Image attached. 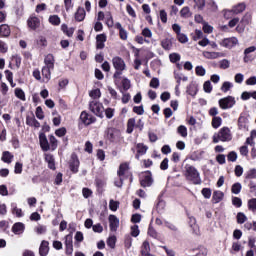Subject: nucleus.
<instances>
[{"label":"nucleus","instance_id":"1","mask_svg":"<svg viewBox=\"0 0 256 256\" xmlns=\"http://www.w3.org/2000/svg\"><path fill=\"white\" fill-rule=\"evenodd\" d=\"M185 169H186V173H185L186 179L194 183V185H200L201 177L199 176V172L196 170V168L193 166L187 165Z\"/></svg>","mask_w":256,"mask_h":256},{"label":"nucleus","instance_id":"2","mask_svg":"<svg viewBox=\"0 0 256 256\" xmlns=\"http://www.w3.org/2000/svg\"><path fill=\"white\" fill-rule=\"evenodd\" d=\"M113 67L116 69L114 73L115 83H119V77H121V72L125 71V61L121 57H114L112 59Z\"/></svg>","mask_w":256,"mask_h":256},{"label":"nucleus","instance_id":"3","mask_svg":"<svg viewBox=\"0 0 256 256\" xmlns=\"http://www.w3.org/2000/svg\"><path fill=\"white\" fill-rule=\"evenodd\" d=\"M231 130L227 127H223L220 131L213 136V143H219V141H231Z\"/></svg>","mask_w":256,"mask_h":256},{"label":"nucleus","instance_id":"4","mask_svg":"<svg viewBox=\"0 0 256 256\" xmlns=\"http://www.w3.org/2000/svg\"><path fill=\"white\" fill-rule=\"evenodd\" d=\"M89 109L97 117L103 118V104H101V103H99L97 101H92L89 104Z\"/></svg>","mask_w":256,"mask_h":256},{"label":"nucleus","instance_id":"5","mask_svg":"<svg viewBox=\"0 0 256 256\" xmlns=\"http://www.w3.org/2000/svg\"><path fill=\"white\" fill-rule=\"evenodd\" d=\"M107 139L112 143H117L121 139V131L115 128H109L107 130Z\"/></svg>","mask_w":256,"mask_h":256},{"label":"nucleus","instance_id":"6","mask_svg":"<svg viewBox=\"0 0 256 256\" xmlns=\"http://www.w3.org/2000/svg\"><path fill=\"white\" fill-rule=\"evenodd\" d=\"M233 105H235V98L233 96H228L219 100V106L221 109H231Z\"/></svg>","mask_w":256,"mask_h":256},{"label":"nucleus","instance_id":"7","mask_svg":"<svg viewBox=\"0 0 256 256\" xmlns=\"http://www.w3.org/2000/svg\"><path fill=\"white\" fill-rule=\"evenodd\" d=\"M239 40L235 37L231 38H225L220 42V45L222 47H225L226 49H232V47H235V45H238Z\"/></svg>","mask_w":256,"mask_h":256},{"label":"nucleus","instance_id":"8","mask_svg":"<svg viewBox=\"0 0 256 256\" xmlns=\"http://www.w3.org/2000/svg\"><path fill=\"white\" fill-rule=\"evenodd\" d=\"M27 25L32 31H36V29H39V27L41 26V20H39V18L35 16H31L27 20Z\"/></svg>","mask_w":256,"mask_h":256},{"label":"nucleus","instance_id":"9","mask_svg":"<svg viewBox=\"0 0 256 256\" xmlns=\"http://www.w3.org/2000/svg\"><path fill=\"white\" fill-rule=\"evenodd\" d=\"M80 120L82 121V123H84V125H91V123H95L96 121L95 117L85 111L81 113Z\"/></svg>","mask_w":256,"mask_h":256},{"label":"nucleus","instance_id":"10","mask_svg":"<svg viewBox=\"0 0 256 256\" xmlns=\"http://www.w3.org/2000/svg\"><path fill=\"white\" fill-rule=\"evenodd\" d=\"M39 139H40V147H41L42 151H49V150H51V146L49 144V140H47V136H45L44 133H41L39 135Z\"/></svg>","mask_w":256,"mask_h":256},{"label":"nucleus","instance_id":"11","mask_svg":"<svg viewBox=\"0 0 256 256\" xmlns=\"http://www.w3.org/2000/svg\"><path fill=\"white\" fill-rule=\"evenodd\" d=\"M70 170L73 173H77V171H79V158H77V154H72L71 156Z\"/></svg>","mask_w":256,"mask_h":256},{"label":"nucleus","instance_id":"12","mask_svg":"<svg viewBox=\"0 0 256 256\" xmlns=\"http://www.w3.org/2000/svg\"><path fill=\"white\" fill-rule=\"evenodd\" d=\"M142 187H151L153 185V178L151 177V173L146 172L140 181Z\"/></svg>","mask_w":256,"mask_h":256},{"label":"nucleus","instance_id":"13","mask_svg":"<svg viewBox=\"0 0 256 256\" xmlns=\"http://www.w3.org/2000/svg\"><path fill=\"white\" fill-rule=\"evenodd\" d=\"M108 221L110 225V231H117L119 228V218H117L115 215H110Z\"/></svg>","mask_w":256,"mask_h":256},{"label":"nucleus","instance_id":"14","mask_svg":"<svg viewBox=\"0 0 256 256\" xmlns=\"http://www.w3.org/2000/svg\"><path fill=\"white\" fill-rule=\"evenodd\" d=\"M25 231V224L17 222L12 226V232L14 235H23Z\"/></svg>","mask_w":256,"mask_h":256},{"label":"nucleus","instance_id":"15","mask_svg":"<svg viewBox=\"0 0 256 256\" xmlns=\"http://www.w3.org/2000/svg\"><path fill=\"white\" fill-rule=\"evenodd\" d=\"M203 57H205L206 59H219V57H224V55L221 52L204 51Z\"/></svg>","mask_w":256,"mask_h":256},{"label":"nucleus","instance_id":"16","mask_svg":"<svg viewBox=\"0 0 256 256\" xmlns=\"http://www.w3.org/2000/svg\"><path fill=\"white\" fill-rule=\"evenodd\" d=\"M245 9H247V5L244 2H241L232 8V13H234V15H239V13H243Z\"/></svg>","mask_w":256,"mask_h":256},{"label":"nucleus","instance_id":"17","mask_svg":"<svg viewBox=\"0 0 256 256\" xmlns=\"http://www.w3.org/2000/svg\"><path fill=\"white\" fill-rule=\"evenodd\" d=\"M47 253H49V242L43 240L39 248V254L41 256H47Z\"/></svg>","mask_w":256,"mask_h":256},{"label":"nucleus","instance_id":"18","mask_svg":"<svg viewBox=\"0 0 256 256\" xmlns=\"http://www.w3.org/2000/svg\"><path fill=\"white\" fill-rule=\"evenodd\" d=\"M85 9L82 7H79L74 15L76 21H84L85 20Z\"/></svg>","mask_w":256,"mask_h":256},{"label":"nucleus","instance_id":"19","mask_svg":"<svg viewBox=\"0 0 256 256\" xmlns=\"http://www.w3.org/2000/svg\"><path fill=\"white\" fill-rule=\"evenodd\" d=\"M26 123L30 127H35L36 129H39V127H41V124L39 123V121H37V119H35L34 117L27 116Z\"/></svg>","mask_w":256,"mask_h":256},{"label":"nucleus","instance_id":"20","mask_svg":"<svg viewBox=\"0 0 256 256\" xmlns=\"http://www.w3.org/2000/svg\"><path fill=\"white\" fill-rule=\"evenodd\" d=\"M45 161L48 163L49 169L55 171V158L51 154H45Z\"/></svg>","mask_w":256,"mask_h":256},{"label":"nucleus","instance_id":"21","mask_svg":"<svg viewBox=\"0 0 256 256\" xmlns=\"http://www.w3.org/2000/svg\"><path fill=\"white\" fill-rule=\"evenodd\" d=\"M197 91H199L197 84L191 83L187 88L188 95L191 97H195L197 95Z\"/></svg>","mask_w":256,"mask_h":256},{"label":"nucleus","instance_id":"22","mask_svg":"<svg viewBox=\"0 0 256 256\" xmlns=\"http://www.w3.org/2000/svg\"><path fill=\"white\" fill-rule=\"evenodd\" d=\"M161 45L165 51L171 50V47H173V39L171 38H165L162 40Z\"/></svg>","mask_w":256,"mask_h":256},{"label":"nucleus","instance_id":"23","mask_svg":"<svg viewBox=\"0 0 256 256\" xmlns=\"http://www.w3.org/2000/svg\"><path fill=\"white\" fill-rule=\"evenodd\" d=\"M51 69L53 68H50L48 66H44L42 68V75H43V81H49L51 79Z\"/></svg>","mask_w":256,"mask_h":256},{"label":"nucleus","instance_id":"24","mask_svg":"<svg viewBox=\"0 0 256 256\" xmlns=\"http://www.w3.org/2000/svg\"><path fill=\"white\" fill-rule=\"evenodd\" d=\"M0 33L2 37H9V35H11V29L9 28V25L2 24L0 26Z\"/></svg>","mask_w":256,"mask_h":256},{"label":"nucleus","instance_id":"25","mask_svg":"<svg viewBox=\"0 0 256 256\" xmlns=\"http://www.w3.org/2000/svg\"><path fill=\"white\" fill-rule=\"evenodd\" d=\"M223 197H225V194L221 191H215L213 193L212 199L214 203H221L223 201Z\"/></svg>","mask_w":256,"mask_h":256},{"label":"nucleus","instance_id":"26","mask_svg":"<svg viewBox=\"0 0 256 256\" xmlns=\"http://www.w3.org/2000/svg\"><path fill=\"white\" fill-rule=\"evenodd\" d=\"M45 65L46 67H50L53 69L54 65H55V58L53 57L52 54H48L46 57H45Z\"/></svg>","mask_w":256,"mask_h":256},{"label":"nucleus","instance_id":"27","mask_svg":"<svg viewBox=\"0 0 256 256\" xmlns=\"http://www.w3.org/2000/svg\"><path fill=\"white\" fill-rule=\"evenodd\" d=\"M196 223H197V220H195V217H190V227H192L195 235H199V226H197Z\"/></svg>","mask_w":256,"mask_h":256},{"label":"nucleus","instance_id":"28","mask_svg":"<svg viewBox=\"0 0 256 256\" xmlns=\"http://www.w3.org/2000/svg\"><path fill=\"white\" fill-rule=\"evenodd\" d=\"M127 171H129V164L127 163L121 164L118 171L119 177H123V175H125Z\"/></svg>","mask_w":256,"mask_h":256},{"label":"nucleus","instance_id":"29","mask_svg":"<svg viewBox=\"0 0 256 256\" xmlns=\"http://www.w3.org/2000/svg\"><path fill=\"white\" fill-rule=\"evenodd\" d=\"M146 253H151V246L149 245V241H144L141 248V255H145Z\"/></svg>","mask_w":256,"mask_h":256},{"label":"nucleus","instance_id":"30","mask_svg":"<svg viewBox=\"0 0 256 256\" xmlns=\"http://www.w3.org/2000/svg\"><path fill=\"white\" fill-rule=\"evenodd\" d=\"M241 183L236 182L232 185L231 192L234 193V195H239L241 193Z\"/></svg>","mask_w":256,"mask_h":256},{"label":"nucleus","instance_id":"31","mask_svg":"<svg viewBox=\"0 0 256 256\" xmlns=\"http://www.w3.org/2000/svg\"><path fill=\"white\" fill-rule=\"evenodd\" d=\"M239 129H247V118L240 116L238 119Z\"/></svg>","mask_w":256,"mask_h":256},{"label":"nucleus","instance_id":"32","mask_svg":"<svg viewBox=\"0 0 256 256\" xmlns=\"http://www.w3.org/2000/svg\"><path fill=\"white\" fill-rule=\"evenodd\" d=\"M12 159H13V155L9 153V151H5L3 153L2 161H4V163H11Z\"/></svg>","mask_w":256,"mask_h":256},{"label":"nucleus","instance_id":"33","mask_svg":"<svg viewBox=\"0 0 256 256\" xmlns=\"http://www.w3.org/2000/svg\"><path fill=\"white\" fill-rule=\"evenodd\" d=\"M135 127V118H130L127 123V133H133Z\"/></svg>","mask_w":256,"mask_h":256},{"label":"nucleus","instance_id":"34","mask_svg":"<svg viewBox=\"0 0 256 256\" xmlns=\"http://www.w3.org/2000/svg\"><path fill=\"white\" fill-rule=\"evenodd\" d=\"M49 141H50L51 151H55L57 149V138H55V136L51 135L49 137Z\"/></svg>","mask_w":256,"mask_h":256},{"label":"nucleus","instance_id":"35","mask_svg":"<svg viewBox=\"0 0 256 256\" xmlns=\"http://www.w3.org/2000/svg\"><path fill=\"white\" fill-rule=\"evenodd\" d=\"M115 243H117V237L115 236H110L107 239V245L108 247H110L111 249H115Z\"/></svg>","mask_w":256,"mask_h":256},{"label":"nucleus","instance_id":"36","mask_svg":"<svg viewBox=\"0 0 256 256\" xmlns=\"http://www.w3.org/2000/svg\"><path fill=\"white\" fill-rule=\"evenodd\" d=\"M15 95L18 99H21V101H25V92L21 88L15 89Z\"/></svg>","mask_w":256,"mask_h":256},{"label":"nucleus","instance_id":"37","mask_svg":"<svg viewBox=\"0 0 256 256\" xmlns=\"http://www.w3.org/2000/svg\"><path fill=\"white\" fill-rule=\"evenodd\" d=\"M49 22L51 25H60L61 24V19L57 15L50 16Z\"/></svg>","mask_w":256,"mask_h":256},{"label":"nucleus","instance_id":"38","mask_svg":"<svg viewBox=\"0 0 256 256\" xmlns=\"http://www.w3.org/2000/svg\"><path fill=\"white\" fill-rule=\"evenodd\" d=\"M221 117H214L212 120V127H214V129H219V127H221Z\"/></svg>","mask_w":256,"mask_h":256},{"label":"nucleus","instance_id":"39","mask_svg":"<svg viewBox=\"0 0 256 256\" xmlns=\"http://www.w3.org/2000/svg\"><path fill=\"white\" fill-rule=\"evenodd\" d=\"M137 153L139 155H145V153H147V146L144 144H137Z\"/></svg>","mask_w":256,"mask_h":256},{"label":"nucleus","instance_id":"40","mask_svg":"<svg viewBox=\"0 0 256 256\" xmlns=\"http://www.w3.org/2000/svg\"><path fill=\"white\" fill-rule=\"evenodd\" d=\"M89 95H90V97H92V99H99V97H101V90L94 89V90L90 91Z\"/></svg>","mask_w":256,"mask_h":256},{"label":"nucleus","instance_id":"41","mask_svg":"<svg viewBox=\"0 0 256 256\" xmlns=\"http://www.w3.org/2000/svg\"><path fill=\"white\" fill-rule=\"evenodd\" d=\"M245 221H247V216H245L242 212H239L237 214V223H239L240 225H243Z\"/></svg>","mask_w":256,"mask_h":256},{"label":"nucleus","instance_id":"42","mask_svg":"<svg viewBox=\"0 0 256 256\" xmlns=\"http://www.w3.org/2000/svg\"><path fill=\"white\" fill-rule=\"evenodd\" d=\"M232 87H233V83H231V82H224L222 84L221 91H223V93H227V91H229Z\"/></svg>","mask_w":256,"mask_h":256},{"label":"nucleus","instance_id":"43","mask_svg":"<svg viewBox=\"0 0 256 256\" xmlns=\"http://www.w3.org/2000/svg\"><path fill=\"white\" fill-rule=\"evenodd\" d=\"M109 208L111 211H117L119 209V201L110 200Z\"/></svg>","mask_w":256,"mask_h":256},{"label":"nucleus","instance_id":"44","mask_svg":"<svg viewBox=\"0 0 256 256\" xmlns=\"http://www.w3.org/2000/svg\"><path fill=\"white\" fill-rule=\"evenodd\" d=\"M204 33H213V26L209 25L207 22H203V27H202Z\"/></svg>","mask_w":256,"mask_h":256},{"label":"nucleus","instance_id":"45","mask_svg":"<svg viewBox=\"0 0 256 256\" xmlns=\"http://www.w3.org/2000/svg\"><path fill=\"white\" fill-rule=\"evenodd\" d=\"M130 235H131L132 237H139V226H138V225H133V226L131 227Z\"/></svg>","mask_w":256,"mask_h":256},{"label":"nucleus","instance_id":"46","mask_svg":"<svg viewBox=\"0 0 256 256\" xmlns=\"http://www.w3.org/2000/svg\"><path fill=\"white\" fill-rule=\"evenodd\" d=\"M122 87L124 89V91H128V89H131V81H129V79L124 78L122 80Z\"/></svg>","mask_w":256,"mask_h":256},{"label":"nucleus","instance_id":"47","mask_svg":"<svg viewBox=\"0 0 256 256\" xmlns=\"http://www.w3.org/2000/svg\"><path fill=\"white\" fill-rule=\"evenodd\" d=\"M248 208L250 209V211H256V198L250 199L248 201Z\"/></svg>","mask_w":256,"mask_h":256},{"label":"nucleus","instance_id":"48","mask_svg":"<svg viewBox=\"0 0 256 256\" xmlns=\"http://www.w3.org/2000/svg\"><path fill=\"white\" fill-rule=\"evenodd\" d=\"M37 45H39L40 47H47V38H45L44 36H40L37 40Z\"/></svg>","mask_w":256,"mask_h":256},{"label":"nucleus","instance_id":"49","mask_svg":"<svg viewBox=\"0 0 256 256\" xmlns=\"http://www.w3.org/2000/svg\"><path fill=\"white\" fill-rule=\"evenodd\" d=\"M219 65L220 69H229L231 63L229 62V60L223 59L222 61H220Z\"/></svg>","mask_w":256,"mask_h":256},{"label":"nucleus","instance_id":"50","mask_svg":"<svg viewBox=\"0 0 256 256\" xmlns=\"http://www.w3.org/2000/svg\"><path fill=\"white\" fill-rule=\"evenodd\" d=\"M246 179H256V169H250L246 174Z\"/></svg>","mask_w":256,"mask_h":256},{"label":"nucleus","instance_id":"51","mask_svg":"<svg viewBox=\"0 0 256 256\" xmlns=\"http://www.w3.org/2000/svg\"><path fill=\"white\" fill-rule=\"evenodd\" d=\"M178 133L181 135V137H187V127L181 125L178 127Z\"/></svg>","mask_w":256,"mask_h":256},{"label":"nucleus","instance_id":"52","mask_svg":"<svg viewBox=\"0 0 256 256\" xmlns=\"http://www.w3.org/2000/svg\"><path fill=\"white\" fill-rule=\"evenodd\" d=\"M203 88H204L205 93H211V91H213V86H211V81H206L204 83Z\"/></svg>","mask_w":256,"mask_h":256},{"label":"nucleus","instance_id":"53","mask_svg":"<svg viewBox=\"0 0 256 256\" xmlns=\"http://www.w3.org/2000/svg\"><path fill=\"white\" fill-rule=\"evenodd\" d=\"M66 133H67V129L65 127L59 128L55 131V135H57V137H64Z\"/></svg>","mask_w":256,"mask_h":256},{"label":"nucleus","instance_id":"54","mask_svg":"<svg viewBox=\"0 0 256 256\" xmlns=\"http://www.w3.org/2000/svg\"><path fill=\"white\" fill-rule=\"evenodd\" d=\"M82 194H83V197H85V199H89V197L93 195V191H91V189L89 188H83Z\"/></svg>","mask_w":256,"mask_h":256},{"label":"nucleus","instance_id":"55","mask_svg":"<svg viewBox=\"0 0 256 256\" xmlns=\"http://www.w3.org/2000/svg\"><path fill=\"white\" fill-rule=\"evenodd\" d=\"M36 117L38 119H44L45 118V115H43V108H41V106H38L36 108Z\"/></svg>","mask_w":256,"mask_h":256},{"label":"nucleus","instance_id":"56","mask_svg":"<svg viewBox=\"0 0 256 256\" xmlns=\"http://www.w3.org/2000/svg\"><path fill=\"white\" fill-rule=\"evenodd\" d=\"M232 203L235 207H241V205H243V202L241 201V198H239V197H233Z\"/></svg>","mask_w":256,"mask_h":256},{"label":"nucleus","instance_id":"57","mask_svg":"<svg viewBox=\"0 0 256 256\" xmlns=\"http://www.w3.org/2000/svg\"><path fill=\"white\" fill-rule=\"evenodd\" d=\"M180 14L182 17H191V12L189 11V7H184L181 11Z\"/></svg>","mask_w":256,"mask_h":256},{"label":"nucleus","instance_id":"58","mask_svg":"<svg viewBox=\"0 0 256 256\" xmlns=\"http://www.w3.org/2000/svg\"><path fill=\"white\" fill-rule=\"evenodd\" d=\"M170 61L172 63H177V61H179L181 59V56L177 53H173V54H170Z\"/></svg>","mask_w":256,"mask_h":256},{"label":"nucleus","instance_id":"59","mask_svg":"<svg viewBox=\"0 0 256 256\" xmlns=\"http://www.w3.org/2000/svg\"><path fill=\"white\" fill-rule=\"evenodd\" d=\"M150 87H152L153 89H157L159 87V79L152 78L150 81Z\"/></svg>","mask_w":256,"mask_h":256},{"label":"nucleus","instance_id":"60","mask_svg":"<svg viewBox=\"0 0 256 256\" xmlns=\"http://www.w3.org/2000/svg\"><path fill=\"white\" fill-rule=\"evenodd\" d=\"M196 75L203 77L205 75V68H203V66H197L196 67Z\"/></svg>","mask_w":256,"mask_h":256},{"label":"nucleus","instance_id":"61","mask_svg":"<svg viewBox=\"0 0 256 256\" xmlns=\"http://www.w3.org/2000/svg\"><path fill=\"white\" fill-rule=\"evenodd\" d=\"M202 195L205 197V199H209L211 197V189L209 188L202 189Z\"/></svg>","mask_w":256,"mask_h":256},{"label":"nucleus","instance_id":"62","mask_svg":"<svg viewBox=\"0 0 256 256\" xmlns=\"http://www.w3.org/2000/svg\"><path fill=\"white\" fill-rule=\"evenodd\" d=\"M177 37H178V41L180 43H187V41H188V38H187V36H185V34H182V33L177 34Z\"/></svg>","mask_w":256,"mask_h":256},{"label":"nucleus","instance_id":"63","mask_svg":"<svg viewBox=\"0 0 256 256\" xmlns=\"http://www.w3.org/2000/svg\"><path fill=\"white\" fill-rule=\"evenodd\" d=\"M132 223H140L141 222V214H134L131 218Z\"/></svg>","mask_w":256,"mask_h":256},{"label":"nucleus","instance_id":"64","mask_svg":"<svg viewBox=\"0 0 256 256\" xmlns=\"http://www.w3.org/2000/svg\"><path fill=\"white\" fill-rule=\"evenodd\" d=\"M246 85H256V77L252 76L246 80Z\"/></svg>","mask_w":256,"mask_h":256}]
</instances>
